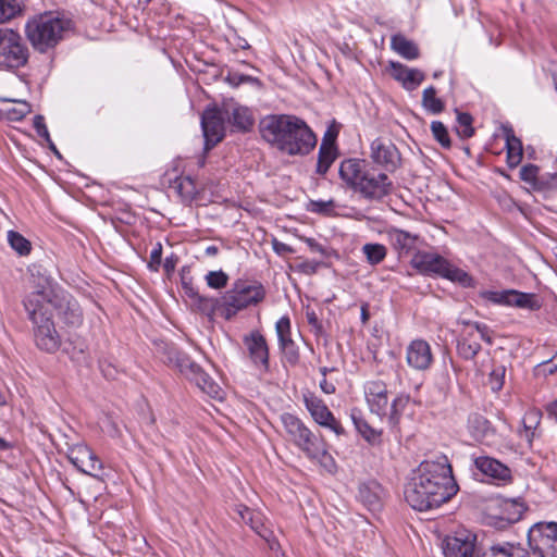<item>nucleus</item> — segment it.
Instances as JSON below:
<instances>
[{"label":"nucleus","mask_w":557,"mask_h":557,"mask_svg":"<svg viewBox=\"0 0 557 557\" xmlns=\"http://www.w3.org/2000/svg\"><path fill=\"white\" fill-rule=\"evenodd\" d=\"M458 490L451 466L443 456L419 465L405 487V499L412 509L428 511L450 500Z\"/></svg>","instance_id":"f257e3e1"},{"label":"nucleus","mask_w":557,"mask_h":557,"mask_svg":"<svg viewBox=\"0 0 557 557\" xmlns=\"http://www.w3.org/2000/svg\"><path fill=\"white\" fill-rule=\"evenodd\" d=\"M259 132L272 148L289 157L307 156L317 146V136L305 120L294 114H269Z\"/></svg>","instance_id":"f03ea898"},{"label":"nucleus","mask_w":557,"mask_h":557,"mask_svg":"<svg viewBox=\"0 0 557 557\" xmlns=\"http://www.w3.org/2000/svg\"><path fill=\"white\" fill-rule=\"evenodd\" d=\"M341 178L355 191L369 200H380L387 196L393 183L385 173H376L364 160L348 159L341 163Z\"/></svg>","instance_id":"7ed1b4c3"},{"label":"nucleus","mask_w":557,"mask_h":557,"mask_svg":"<svg viewBox=\"0 0 557 557\" xmlns=\"http://www.w3.org/2000/svg\"><path fill=\"white\" fill-rule=\"evenodd\" d=\"M280 420L287 441L293 443L309 459L320 462L326 469L331 470L334 467V459L329 454L324 440L313 434L301 419L289 412H284Z\"/></svg>","instance_id":"20e7f679"},{"label":"nucleus","mask_w":557,"mask_h":557,"mask_svg":"<svg viewBox=\"0 0 557 557\" xmlns=\"http://www.w3.org/2000/svg\"><path fill=\"white\" fill-rule=\"evenodd\" d=\"M70 26L69 20L46 12L33 16L26 22L25 34L35 50L46 52L62 40Z\"/></svg>","instance_id":"39448f33"},{"label":"nucleus","mask_w":557,"mask_h":557,"mask_svg":"<svg viewBox=\"0 0 557 557\" xmlns=\"http://www.w3.org/2000/svg\"><path fill=\"white\" fill-rule=\"evenodd\" d=\"M364 395L371 412L387 417L391 428H397L405 407L409 403V395L400 394L391 404V411L387 414L388 396L385 383L382 381H370L364 385Z\"/></svg>","instance_id":"423d86ee"},{"label":"nucleus","mask_w":557,"mask_h":557,"mask_svg":"<svg viewBox=\"0 0 557 557\" xmlns=\"http://www.w3.org/2000/svg\"><path fill=\"white\" fill-rule=\"evenodd\" d=\"M410 264L422 274L437 275L465 287L472 283V277L466 271L455 267L437 253L418 250L413 253Z\"/></svg>","instance_id":"0eeeda50"},{"label":"nucleus","mask_w":557,"mask_h":557,"mask_svg":"<svg viewBox=\"0 0 557 557\" xmlns=\"http://www.w3.org/2000/svg\"><path fill=\"white\" fill-rule=\"evenodd\" d=\"M265 297V289L259 282L237 280L232 288L223 295L224 319L231 320L239 311L249 306L261 302Z\"/></svg>","instance_id":"6e6552de"},{"label":"nucleus","mask_w":557,"mask_h":557,"mask_svg":"<svg viewBox=\"0 0 557 557\" xmlns=\"http://www.w3.org/2000/svg\"><path fill=\"white\" fill-rule=\"evenodd\" d=\"M29 287L30 292L23 300L26 312L46 310L54 295L63 289L39 265L29 268Z\"/></svg>","instance_id":"1a4fd4ad"},{"label":"nucleus","mask_w":557,"mask_h":557,"mask_svg":"<svg viewBox=\"0 0 557 557\" xmlns=\"http://www.w3.org/2000/svg\"><path fill=\"white\" fill-rule=\"evenodd\" d=\"M27 317L36 347L46 354H55L62 345V337L52 317L47 315V310L27 312Z\"/></svg>","instance_id":"9d476101"},{"label":"nucleus","mask_w":557,"mask_h":557,"mask_svg":"<svg viewBox=\"0 0 557 557\" xmlns=\"http://www.w3.org/2000/svg\"><path fill=\"white\" fill-rule=\"evenodd\" d=\"M28 57V48L21 35L10 28H0V67H22Z\"/></svg>","instance_id":"9b49d317"},{"label":"nucleus","mask_w":557,"mask_h":557,"mask_svg":"<svg viewBox=\"0 0 557 557\" xmlns=\"http://www.w3.org/2000/svg\"><path fill=\"white\" fill-rule=\"evenodd\" d=\"M528 544L536 557H557V523L533 524L528 531Z\"/></svg>","instance_id":"f8f14e48"},{"label":"nucleus","mask_w":557,"mask_h":557,"mask_svg":"<svg viewBox=\"0 0 557 557\" xmlns=\"http://www.w3.org/2000/svg\"><path fill=\"white\" fill-rule=\"evenodd\" d=\"M49 306L67 329H78L84 323V311L78 300L64 288L54 295Z\"/></svg>","instance_id":"ddd939ff"},{"label":"nucleus","mask_w":557,"mask_h":557,"mask_svg":"<svg viewBox=\"0 0 557 557\" xmlns=\"http://www.w3.org/2000/svg\"><path fill=\"white\" fill-rule=\"evenodd\" d=\"M243 344L252 366L260 372L268 373L270 370V351L265 337L258 330H253L243 336Z\"/></svg>","instance_id":"4468645a"},{"label":"nucleus","mask_w":557,"mask_h":557,"mask_svg":"<svg viewBox=\"0 0 557 557\" xmlns=\"http://www.w3.org/2000/svg\"><path fill=\"white\" fill-rule=\"evenodd\" d=\"M225 116L223 109L208 108L201 115V127L205 137V149L210 150L225 135Z\"/></svg>","instance_id":"2eb2a0df"},{"label":"nucleus","mask_w":557,"mask_h":557,"mask_svg":"<svg viewBox=\"0 0 557 557\" xmlns=\"http://www.w3.org/2000/svg\"><path fill=\"white\" fill-rule=\"evenodd\" d=\"M66 456L71 463L81 472L94 478H100V472L103 468L102 462L84 443L69 446Z\"/></svg>","instance_id":"dca6fc26"},{"label":"nucleus","mask_w":557,"mask_h":557,"mask_svg":"<svg viewBox=\"0 0 557 557\" xmlns=\"http://www.w3.org/2000/svg\"><path fill=\"white\" fill-rule=\"evenodd\" d=\"M304 404L319 425L330 429L336 435L345 434V429L321 398L312 393H308L304 395Z\"/></svg>","instance_id":"f3484780"},{"label":"nucleus","mask_w":557,"mask_h":557,"mask_svg":"<svg viewBox=\"0 0 557 557\" xmlns=\"http://www.w3.org/2000/svg\"><path fill=\"white\" fill-rule=\"evenodd\" d=\"M476 536L470 531L462 530L454 535H447L442 543L445 557H475Z\"/></svg>","instance_id":"a211bd4d"},{"label":"nucleus","mask_w":557,"mask_h":557,"mask_svg":"<svg viewBox=\"0 0 557 557\" xmlns=\"http://www.w3.org/2000/svg\"><path fill=\"white\" fill-rule=\"evenodd\" d=\"M370 149L372 161L386 171L394 172L399 166L400 153L391 140L376 138L371 143Z\"/></svg>","instance_id":"6ab92c4d"},{"label":"nucleus","mask_w":557,"mask_h":557,"mask_svg":"<svg viewBox=\"0 0 557 557\" xmlns=\"http://www.w3.org/2000/svg\"><path fill=\"white\" fill-rule=\"evenodd\" d=\"M386 236L391 246L398 253L399 258L409 256L414 250H417L419 245L422 243V239L418 234H413L397 227L387 228Z\"/></svg>","instance_id":"aec40b11"},{"label":"nucleus","mask_w":557,"mask_h":557,"mask_svg":"<svg viewBox=\"0 0 557 557\" xmlns=\"http://www.w3.org/2000/svg\"><path fill=\"white\" fill-rule=\"evenodd\" d=\"M406 360L409 367L424 371L433 362V355L429 343L424 339L412 341L406 350Z\"/></svg>","instance_id":"412c9836"},{"label":"nucleus","mask_w":557,"mask_h":557,"mask_svg":"<svg viewBox=\"0 0 557 557\" xmlns=\"http://www.w3.org/2000/svg\"><path fill=\"white\" fill-rule=\"evenodd\" d=\"M223 113L227 123L237 132L249 131L255 122L251 111L238 103H224Z\"/></svg>","instance_id":"4be33fe9"},{"label":"nucleus","mask_w":557,"mask_h":557,"mask_svg":"<svg viewBox=\"0 0 557 557\" xmlns=\"http://www.w3.org/2000/svg\"><path fill=\"white\" fill-rule=\"evenodd\" d=\"M183 374L212 398H221L222 389L202 368L193 360Z\"/></svg>","instance_id":"5701e85b"},{"label":"nucleus","mask_w":557,"mask_h":557,"mask_svg":"<svg viewBox=\"0 0 557 557\" xmlns=\"http://www.w3.org/2000/svg\"><path fill=\"white\" fill-rule=\"evenodd\" d=\"M391 76L401 83L407 90L416 89L425 78L424 73L418 69H409L406 65L391 61L387 67Z\"/></svg>","instance_id":"b1692460"},{"label":"nucleus","mask_w":557,"mask_h":557,"mask_svg":"<svg viewBox=\"0 0 557 557\" xmlns=\"http://www.w3.org/2000/svg\"><path fill=\"white\" fill-rule=\"evenodd\" d=\"M539 166L535 164H525L520 169V180L530 184L534 190H549L557 188V173L549 174L547 177H539Z\"/></svg>","instance_id":"393cba45"},{"label":"nucleus","mask_w":557,"mask_h":557,"mask_svg":"<svg viewBox=\"0 0 557 557\" xmlns=\"http://www.w3.org/2000/svg\"><path fill=\"white\" fill-rule=\"evenodd\" d=\"M384 490L376 481H369L360 484L358 498L371 511L382 508Z\"/></svg>","instance_id":"a878e982"},{"label":"nucleus","mask_w":557,"mask_h":557,"mask_svg":"<svg viewBox=\"0 0 557 557\" xmlns=\"http://www.w3.org/2000/svg\"><path fill=\"white\" fill-rule=\"evenodd\" d=\"M473 462L475 468L486 476L499 481H508L511 478L509 468L492 457H476Z\"/></svg>","instance_id":"bb28decb"},{"label":"nucleus","mask_w":557,"mask_h":557,"mask_svg":"<svg viewBox=\"0 0 557 557\" xmlns=\"http://www.w3.org/2000/svg\"><path fill=\"white\" fill-rule=\"evenodd\" d=\"M235 510L244 523L248 524L262 539H267L269 529L264 527L261 512L252 510L245 505H238Z\"/></svg>","instance_id":"cd10ccee"},{"label":"nucleus","mask_w":557,"mask_h":557,"mask_svg":"<svg viewBox=\"0 0 557 557\" xmlns=\"http://www.w3.org/2000/svg\"><path fill=\"white\" fill-rule=\"evenodd\" d=\"M336 158L337 149L334 140L324 136L318 152L317 173L324 175L336 160Z\"/></svg>","instance_id":"c85d7f7f"},{"label":"nucleus","mask_w":557,"mask_h":557,"mask_svg":"<svg viewBox=\"0 0 557 557\" xmlns=\"http://www.w3.org/2000/svg\"><path fill=\"white\" fill-rule=\"evenodd\" d=\"M468 429L471 435L479 442H485L495 434L491 422L479 413L469 416Z\"/></svg>","instance_id":"c756f323"},{"label":"nucleus","mask_w":557,"mask_h":557,"mask_svg":"<svg viewBox=\"0 0 557 557\" xmlns=\"http://www.w3.org/2000/svg\"><path fill=\"white\" fill-rule=\"evenodd\" d=\"M506 158L510 169L519 165L522 160L523 149L521 140L515 135L511 128H505Z\"/></svg>","instance_id":"7c9ffc66"},{"label":"nucleus","mask_w":557,"mask_h":557,"mask_svg":"<svg viewBox=\"0 0 557 557\" xmlns=\"http://www.w3.org/2000/svg\"><path fill=\"white\" fill-rule=\"evenodd\" d=\"M391 48L407 60H416L420 55L419 47L403 34H395L391 37Z\"/></svg>","instance_id":"2f4dec72"},{"label":"nucleus","mask_w":557,"mask_h":557,"mask_svg":"<svg viewBox=\"0 0 557 557\" xmlns=\"http://www.w3.org/2000/svg\"><path fill=\"white\" fill-rule=\"evenodd\" d=\"M160 352L162 355L163 361L166 362L169 366L178 369L181 373H183L187 369L188 364L191 361V359L186 354L178 350L172 344H163L160 347Z\"/></svg>","instance_id":"473e14b6"},{"label":"nucleus","mask_w":557,"mask_h":557,"mask_svg":"<svg viewBox=\"0 0 557 557\" xmlns=\"http://www.w3.org/2000/svg\"><path fill=\"white\" fill-rule=\"evenodd\" d=\"M223 295L221 297H207L203 295H199L193 302L191 306L210 318H212L216 312H219L224 318V304Z\"/></svg>","instance_id":"72a5a7b5"},{"label":"nucleus","mask_w":557,"mask_h":557,"mask_svg":"<svg viewBox=\"0 0 557 557\" xmlns=\"http://www.w3.org/2000/svg\"><path fill=\"white\" fill-rule=\"evenodd\" d=\"M171 188L175 190L178 197L185 203H190L198 194V188L195 181L189 176H180L176 177Z\"/></svg>","instance_id":"f704fd0d"},{"label":"nucleus","mask_w":557,"mask_h":557,"mask_svg":"<svg viewBox=\"0 0 557 557\" xmlns=\"http://www.w3.org/2000/svg\"><path fill=\"white\" fill-rule=\"evenodd\" d=\"M481 557H530V555L519 544L504 543L492 545Z\"/></svg>","instance_id":"c9c22d12"},{"label":"nucleus","mask_w":557,"mask_h":557,"mask_svg":"<svg viewBox=\"0 0 557 557\" xmlns=\"http://www.w3.org/2000/svg\"><path fill=\"white\" fill-rule=\"evenodd\" d=\"M352 422L359 434L371 445L381 443L382 432L373 429L361 416L351 413Z\"/></svg>","instance_id":"e433bc0d"},{"label":"nucleus","mask_w":557,"mask_h":557,"mask_svg":"<svg viewBox=\"0 0 557 557\" xmlns=\"http://www.w3.org/2000/svg\"><path fill=\"white\" fill-rule=\"evenodd\" d=\"M508 307H517L521 309H529L531 311L539 310L541 308V302L535 294L532 293H522L516 289H512L510 296V302Z\"/></svg>","instance_id":"4c0bfd02"},{"label":"nucleus","mask_w":557,"mask_h":557,"mask_svg":"<svg viewBox=\"0 0 557 557\" xmlns=\"http://www.w3.org/2000/svg\"><path fill=\"white\" fill-rule=\"evenodd\" d=\"M24 9L25 4L22 0H0V24L21 16Z\"/></svg>","instance_id":"58836bf2"},{"label":"nucleus","mask_w":557,"mask_h":557,"mask_svg":"<svg viewBox=\"0 0 557 557\" xmlns=\"http://www.w3.org/2000/svg\"><path fill=\"white\" fill-rule=\"evenodd\" d=\"M473 332H468L457 343V352L465 360H472L481 350V345L472 339Z\"/></svg>","instance_id":"ea45409f"},{"label":"nucleus","mask_w":557,"mask_h":557,"mask_svg":"<svg viewBox=\"0 0 557 557\" xmlns=\"http://www.w3.org/2000/svg\"><path fill=\"white\" fill-rule=\"evenodd\" d=\"M542 413L540 410L531 409L527 411L522 418L523 434L528 442H532L535 431L541 423Z\"/></svg>","instance_id":"a19ab883"},{"label":"nucleus","mask_w":557,"mask_h":557,"mask_svg":"<svg viewBox=\"0 0 557 557\" xmlns=\"http://www.w3.org/2000/svg\"><path fill=\"white\" fill-rule=\"evenodd\" d=\"M422 106L432 114H438L445 109L443 100L436 97V89L433 86H429L423 90Z\"/></svg>","instance_id":"79ce46f5"},{"label":"nucleus","mask_w":557,"mask_h":557,"mask_svg":"<svg viewBox=\"0 0 557 557\" xmlns=\"http://www.w3.org/2000/svg\"><path fill=\"white\" fill-rule=\"evenodd\" d=\"M362 252L369 264L376 265L385 259L387 249L382 244L367 243L362 246Z\"/></svg>","instance_id":"37998d69"},{"label":"nucleus","mask_w":557,"mask_h":557,"mask_svg":"<svg viewBox=\"0 0 557 557\" xmlns=\"http://www.w3.org/2000/svg\"><path fill=\"white\" fill-rule=\"evenodd\" d=\"M457 114V126L456 132L462 139L470 138L474 135V128L472 126L473 117L467 112L456 110Z\"/></svg>","instance_id":"c03bdc74"},{"label":"nucleus","mask_w":557,"mask_h":557,"mask_svg":"<svg viewBox=\"0 0 557 557\" xmlns=\"http://www.w3.org/2000/svg\"><path fill=\"white\" fill-rule=\"evenodd\" d=\"M8 242L20 256H27L30 252V242L15 231L8 232Z\"/></svg>","instance_id":"a18cd8bd"},{"label":"nucleus","mask_w":557,"mask_h":557,"mask_svg":"<svg viewBox=\"0 0 557 557\" xmlns=\"http://www.w3.org/2000/svg\"><path fill=\"white\" fill-rule=\"evenodd\" d=\"M64 351L73 361L77 363H87V346L84 342L78 341L77 343H74L69 341Z\"/></svg>","instance_id":"49530a36"},{"label":"nucleus","mask_w":557,"mask_h":557,"mask_svg":"<svg viewBox=\"0 0 557 557\" xmlns=\"http://www.w3.org/2000/svg\"><path fill=\"white\" fill-rule=\"evenodd\" d=\"M335 201L333 199L330 200H310L307 205V210L312 213L332 216L335 214Z\"/></svg>","instance_id":"de8ad7c7"},{"label":"nucleus","mask_w":557,"mask_h":557,"mask_svg":"<svg viewBox=\"0 0 557 557\" xmlns=\"http://www.w3.org/2000/svg\"><path fill=\"white\" fill-rule=\"evenodd\" d=\"M503 510H504V513L507 512V516L504 517V519L509 523H513L521 519V517L525 510V507L520 502L507 500L503 505Z\"/></svg>","instance_id":"09e8293b"},{"label":"nucleus","mask_w":557,"mask_h":557,"mask_svg":"<svg viewBox=\"0 0 557 557\" xmlns=\"http://www.w3.org/2000/svg\"><path fill=\"white\" fill-rule=\"evenodd\" d=\"M511 293L512 289L483 290L480 297L495 305L509 306Z\"/></svg>","instance_id":"8fccbe9b"},{"label":"nucleus","mask_w":557,"mask_h":557,"mask_svg":"<svg viewBox=\"0 0 557 557\" xmlns=\"http://www.w3.org/2000/svg\"><path fill=\"white\" fill-rule=\"evenodd\" d=\"M431 132L433 137L438 141V144L446 149L451 147L450 137L446 126L440 121H433L431 123Z\"/></svg>","instance_id":"3c124183"},{"label":"nucleus","mask_w":557,"mask_h":557,"mask_svg":"<svg viewBox=\"0 0 557 557\" xmlns=\"http://www.w3.org/2000/svg\"><path fill=\"white\" fill-rule=\"evenodd\" d=\"M275 331L278 339V347L293 341L290 336V320L288 317H282L275 324Z\"/></svg>","instance_id":"603ef678"},{"label":"nucleus","mask_w":557,"mask_h":557,"mask_svg":"<svg viewBox=\"0 0 557 557\" xmlns=\"http://www.w3.org/2000/svg\"><path fill=\"white\" fill-rule=\"evenodd\" d=\"M206 282L209 287L214 289L224 288L228 282V275L222 270L219 271H210L206 275Z\"/></svg>","instance_id":"864d4df0"},{"label":"nucleus","mask_w":557,"mask_h":557,"mask_svg":"<svg viewBox=\"0 0 557 557\" xmlns=\"http://www.w3.org/2000/svg\"><path fill=\"white\" fill-rule=\"evenodd\" d=\"M282 351L284 359L290 366H295L299 361V350L294 341H290L278 347Z\"/></svg>","instance_id":"5fc2aeb1"},{"label":"nucleus","mask_w":557,"mask_h":557,"mask_svg":"<svg viewBox=\"0 0 557 557\" xmlns=\"http://www.w3.org/2000/svg\"><path fill=\"white\" fill-rule=\"evenodd\" d=\"M506 368L502 364L495 366L490 373V384L494 392L500 391L505 382Z\"/></svg>","instance_id":"6e6d98bb"},{"label":"nucleus","mask_w":557,"mask_h":557,"mask_svg":"<svg viewBox=\"0 0 557 557\" xmlns=\"http://www.w3.org/2000/svg\"><path fill=\"white\" fill-rule=\"evenodd\" d=\"M33 125H34L38 136L45 138L50 144L51 149L55 153H58V150H57L55 146L53 145L51 138H50V135H49L47 125L45 123L44 116L42 115H35L34 116Z\"/></svg>","instance_id":"4d7b16f0"},{"label":"nucleus","mask_w":557,"mask_h":557,"mask_svg":"<svg viewBox=\"0 0 557 557\" xmlns=\"http://www.w3.org/2000/svg\"><path fill=\"white\" fill-rule=\"evenodd\" d=\"M463 323L466 325L474 329L479 333L482 341H484L488 345L493 344L492 331L490 330V327L486 324L479 323V322H469V321L463 322Z\"/></svg>","instance_id":"13d9d810"},{"label":"nucleus","mask_w":557,"mask_h":557,"mask_svg":"<svg viewBox=\"0 0 557 557\" xmlns=\"http://www.w3.org/2000/svg\"><path fill=\"white\" fill-rule=\"evenodd\" d=\"M161 259H162V244L158 242L150 252V260L148 263V268L151 271H158L159 267L161 264Z\"/></svg>","instance_id":"bf43d9fd"},{"label":"nucleus","mask_w":557,"mask_h":557,"mask_svg":"<svg viewBox=\"0 0 557 557\" xmlns=\"http://www.w3.org/2000/svg\"><path fill=\"white\" fill-rule=\"evenodd\" d=\"M272 248L280 256H285L294 252V249L289 245L282 243L276 238L272 239Z\"/></svg>","instance_id":"052dcab7"},{"label":"nucleus","mask_w":557,"mask_h":557,"mask_svg":"<svg viewBox=\"0 0 557 557\" xmlns=\"http://www.w3.org/2000/svg\"><path fill=\"white\" fill-rule=\"evenodd\" d=\"M305 243L308 245L311 251L319 252L322 256L325 255V248L319 244L315 239L306 237L304 238Z\"/></svg>","instance_id":"680f3d73"},{"label":"nucleus","mask_w":557,"mask_h":557,"mask_svg":"<svg viewBox=\"0 0 557 557\" xmlns=\"http://www.w3.org/2000/svg\"><path fill=\"white\" fill-rule=\"evenodd\" d=\"M185 295L189 298L190 304L200 295L191 284L184 283L183 285Z\"/></svg>","instance_id":"e2e57ef3"},{"label":"nucleus","mask_w":557,"mask_h":557,"mask_svg":"<svg viewBox=\"0 0 557 557\" xmlns=\"http://www.w3.org/2000/svg\"><path fill=\"white\" fill-rule=\"evenodd\" d=\"M308 323L313 326L318 332L322 330V325L314 311L307 312L306 314Z\"/></svg>","instance_id":"0e129e2a"},{"label":"nucleus","mask_w":557,"mask_h":557,"mask_svg":"<svg viewBox=\"0 0 557 557\" xmlns=\"http://www.w3.org/2000/svg\"><path fill=\"white\" fill-rule=\"evenodd\" d=\"M320 387L323 391V393L327 395L334 394L336 391L335 385L332 382H329L326 377H323L320 381Z\"/></svg>","instance_id":"69168bd1"},{"label":"nucleus","mask_w":557,"mask_h":557,"mask_svg":"<svg viewBox=\"0 0 557 557\" xmlns=\"http://www.w3.org/2000/svg\"><path fill=\"white\" fill-rule=\"evenodd\" d=\"M29 112V107L26 103H23V108L21 109H14L12 111V119L13 120H21L23 119L27 113Z\"/></svg>","instance_id":"338daca9"},{"label":"nucleus","mask_w":557,"mask_h":557,"mask_svg":"<svg viewBox=\"0 0 557 557\" xmlns=\"http://www.w3.org/2000/svg\"><path fill=\"white\" fill-rule=\"evenodd\" d=\"M548 417L557 421V399L546 406Z\"/></svg>","instance_id":"774afa93"}]
</instances>
